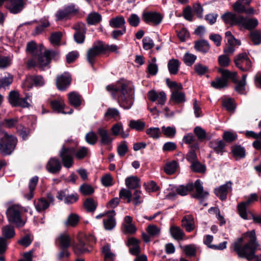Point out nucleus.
I'll use <instances>...</instances> for the list:
<instances>
[{"label":"nucleus","instance_id":"obj_62","mask_svg":"<svg viewBox=\"0 0 261 261\" xmlns=\"http://www.w3.org/2000/svg\"><path fill=\"white\" fill-rule=\"evenodd\" d=\"M223 138L225 141L231 142L237 139V135L236 133L226 131L224 133Z\"/></svg>","mask_w":261,"mask_h":261},{"label":"nucleus","instance_id":"obj_8","mask_svg":"<svg viewBox=\"0 0 261 261\" xmlns=\"http://www.w3.org/2000/svg\"><path fill=\"white\" fill-rule=\"evenodd\" d=\"M218 71L222 75V78H217L215 81L212 82L211 85L216 89L225 87L227 85L228 80H231L233 83L237 82L236 72H230L222 68L218 69Z\"/></svg>","mask_w":261,"mask_h":261},{"label":"nucleus","instance_id":"obj_60","mask_svg":"<svg viewBox=\"0 0 261 261\" xmlns=\"http://www.w3.org/2000/svg\"><path fill=\"white\" fill-rule=\"evenodd\" d=\"M223 106L229 112L233 111L235 108L233 101L231 98H225L222 101Z\"/></svg>","mask_w":261,"mask_h":261},{"label":"nucleus","instance_id":"obj_48","mask_svg":"<svg viewBox=\"0 0 261 261\" xmlns=\"http://www.w3.org/2000/svg\"><path fill=\"white\" fill-rule=\"evenodd\" d=\"M163 134L166 137L172 138L174 137L176 133V130L174 126H163L161 128Z\"/></svg>","mask_w":261,"mask_h":261},{"label":"nucleus","instance_id":"obj_4","mask_svg":"<svg viewBox=\"0 0 261 261\" xmlns=\"http://www.w3.org/2000/svg\"><path fill=\"white\" fill-rule=\"evenodd\" d=\"M226 24L231 25H238L247 30H252L256 28L258 21L255 18H249L241 15H236L232 12H226L221 16Z\"/></svg>","mask_w":261,"mask_h":261},{"label":"nucleus","instance_id":"obj_43","mask_svg":"<svg viewBox=\"0 0 261 261\" xmlns=\"http://www.w3.org/2000/svg\"><path fill=\"white\" fill-rule=\"evenodd\" d=\"M102 252L105 255V261H114L115 255L111 252L108 245L103 247Z\"/></svg>","mask_w":261,"mask_h":261},{"label":"nucleus","instance_id":"obj_37","mask_svg":"<svg viewBox=\"0 0 261 261\" xmlns=\"http://www.w3.org/2000/svg\"><path fill=\"white\" fill-rule=\"evenodd\" d=\"M191 149L190 151L187 155V160L191 164L196 162L197 159L196 153L195 151V149L198 148V145L197 144H195L191 146Z\"/></svg>","mask_w":261,"mask_h":261},{"label":"nucleus","instance_id":"obj_42","mask_svg":"<svg viewBox=\"0 0 261 261\" xmlns=\"http://www.w3.org/2000/svg\"><path fill=\"white\" fill-rule=\"evenodd\" d=\"M177 168V163L175 161H173L165 165L164 171L167 174L170 175L173 174L176 171Z\"/></svg>","mask_w":261,"mask_h":261},{"label":"nucleus","instance_id":"obj_20","mask_svg":"<svg viewBox=\"0 0 261 261\" xmlns=\"http://www.w3.org/2000/svg\"><path fill=\"white\" fill-rule=\"evenodd\" d=\"M62 168V165L58 159L56 158H51L48 161L46 168L50 173L57 174L59 173Z\"/></svg>","mask_w":261,"mask_h":261},{"label":"nucleus","instance_id":"obj_56","mask_svg":"<svg viewBox=\"0 0 261 261\" xmlns=\"http://www.w3.org/2000/svg\"><path fill=\"white\" fill-rule=\"evenodd\" d=\"M105 117L117 119V118H119V112L118 110L115 108H109L105 114Z\"/></svg>","mask_w":261,"mask_h":261},{"label":"nucleus","instance_id":"obj_24","mask_svg":"<svg viewBox=\"0 0 261 261\" xmlns=\"http://www.w3.org/2000/svg\"><path fill=\"white\" fill-rule=\"evenodd\" d=\"M115 215V213L114 211H110L107 214V218L103 219V224L106 229L111 230L115 226L116 222L114 218Z\"/></svg>","mask_w":261,"mask_h":261},{"label":"nucleus","instance_id":"obj_41","mask_svg":"<svg viewBox=\"0 0 261 261\" xmlns=\"http://www.w3.org/2000/svg\"><path fill=\"white\" fill-rule=\"evenodd\" d=\"M2 234L5 239L13 238L15 236L14 227L9 225L5 226L3 228Z\"/></svg>","mask_w":261,"mask_h":261},{"label":"nucleus","instance_id":"obj_57","mask_svg":"<svg viewBox=\"0 0 261 261\" xmlns=\"http://www.w3.org/2000/svg\"><path fill=\"white\" fill-rule=\"evenodd\" d=\"M147 231L150 237H154L159 235L160 229L156 225L152 224L148 226Z\"/></svg>","mask_w":261,"mask_h":261},{"label":"nucleus","instance_id":"obj_44","mask_svg":"<svg viewBox=\"0 0 261 261\" xmlns=\"http://www.w3.org/2000/svg\"><path fill=\"white\" fill-rule=\"evenodd\" d=\"M87 22L90 24H94L98 23L101 20V15L96 12L91 13L89 14L87 18Z\"/></svg>","mask_w":261,"mask_h":261},{"label":"nucleus","instance_id":"obj_36","mask_svg":"<svg viewBox=\"0 0 261 261\" xmlns=\"http://www.w3.org/2000/svg\"><path fill=\"white\" fill-rule=\"evenodd\" d=\"M195 48L203 53H207L210 49V45L207 41L201 40L195 43Z\"/></svg>","mask_w":261,"mask_h":261},{"label":"nucleus","instance_id":"obj_18","mask_svg":"<svg viewBox=\"0 0 261 261\" xmlns=\"http://www.w3.org/2000/svg\"><path fill=\"white\" fill-rule=\"evenodd\" d=\"M143 20L146 23L151 22L154 24H159L162 20V16L156 12H145L142 15Z\"/></svg>","mask_w":261,"mask_h":261},{"label":"nucleus","instance_id":"obj_21","mask_svg":"<svg viewBox=\"0 0 261 261\" xmlns=\"http://www.w3.org/2000/svg\"><path fill=\"white\" fill-rule=\"evenodd\" d=\"M71 78L68 73L58 76L57 79L56 84L58 88L60 90H64L70 85Z\"/></svg>","mask_w":261,"mask_h":261},{"label":"nucleus","instance_id":"obj_52","mask_svg":"<svg viewBox=\"0 0 261 261\" xmlns=\"http://www.w3.org/2000/svg\"><path fill=\"white\" fill-rule=\"evenodd\" d=\"M197 57L192 54L187 53L183 57V61L187 66H191L195 61Z\"/></svg>","mask_w":261,"mask_h":261},{"label":"nucleus","instance_id":"obj_39","mask_svg":"<svg viewBox=\"0 0 261 261\" xmlns=\"http://www.w3.org/2000/svg\"><path fill=\"white\" fill-rule=\"evenodd\" d=\"M80 27L81 28V30H79L77 28H75L76 32L74 35V38L75 42L77 43H82L84 42L85 40L84 32V26L83 24H82Z\"/></svg>","mask_w":261,"mask_h":261},{"label":"nucleus","instance_id":"obj_6","mask_svg":"<svg viewBox=\"0 0 261 261\" xmlns=\"http://www.w3.org/2000/svg\"><path fill=\"white\" fill-rule=\"evenodd\" d=\"M24 211H27V210L18 204L10 205L6 211L8 221L15 224L17 227H22L25 223V220L22 217Z\"/></svg>","mask_w":261,"mask_h":261},{"label":"nucleus","instance_id":"obj_12","mask_svg":"<svg viewBox=\"0 0 261 261\" xmlns=\"http://www.w3.org/2000/svg\"><path fill=\"white\" fill-rule=\"evenodd\" d=\"M73 148H66L64 146L62 147L60 151V157L61 159L63 166L66 168L71 167L73 164Z\"/></svg>","mask_w":261,"mask_h":261},{"label":"nucleus","instance_id":"obj_28","mask_svg":"<svg viewBox=\"0 0 261 261\" xmlns=\"http://www.w3.org/2000/svg\"><path fill=\"white\" fill-rule=\"evenodd\" d=\"M34 205L37 212H42L49 207V202L44 198H40L34 201Z\"/></svg>","mask_w":261,"mask_h":261},{"label":"nucleus","instance_id":"obj_19","mask_svg":"<svg viewBox=\"0 0 261 261\" xmlns=\"http://www.w3.org/2000/svg\"><path fill=\"white\" fill-rule=\"evenodd\" d=\"M7 8L11 13L17 14L23 9L25 3L24 0H8Z\"/></svg>","mask_w":261,"mask_h":261},{"label":"nucleus","instance_id":"obj_23","mask_svg":"<svg viewBox=\"0 0 261 261\" xmlns=\"http://www.w3.org/2000/svg\"><path fill=\"white\" fill-rule=\"evenodd\" d=\"M181 226L187 231L191 232L195 228L194 218L192 215H188L184 217L181 220Z\"/></svg>","mask_w":261,"mask_h":261},{"label":"nucleus","instance_id":"obj_53","mask_svg":"<svg viewBox=\"0 0 261 261\" xmlns=\"http://www.w3.org/2000/svg\"><path fill=\"white\" fill-rule=\"evenodd\" d=\"M225 39L228 45H240L241 42L234 37L230 31H227L225 34Z\"/></svg>","mask_w":261,"mask_h":261},{"label":"nucleus","instance_id":"obj_33","mask_svg":"<svg viewBox=\"0 0 261 261\" xmlns=\"http://www.w3.org/2000/svg\"><path fill=\"white\" fill-rule=\"evenodd\" d=\"M125 185L129 189H136L140 187V180L136 176H130L125 179Z\"/></svg>","mask_w":261,"mask_h":261},{"label":"nucleus","instance_id":"obj_64","mask_svg":"<svg viewBox=\"0 0 261 261\" xmlns=\"http://www.w3.org/2000/svg\"><path fill=\"white\" fill-rule=\"evenodd\" d=\"M250 38L255 45H258L261 42V35L257 31H253L250 33Z\"/></svg>","mask_w":261,"mask_h":261},{"label":"nucleus","instance_id":"obj_16","mask_svg":"<svg viewBox=\"0 0 261 261\" xmlns=\"http://www.w3.org/2000/svg\"><path fill=\"white\" fill-rule=\"evenodd\" d=\"M148 97L151 101H157L158 104L161 106L164 105L167 99L166 95L164 92H157L154 90H151L148 92Z\"/></svg>","mask_w":261,"mask_h":261},{"label":"nucleus","instance_id":"obj_61","mask_svg":"<svg viewBox=\"0 0 261 261\" xmlns=\"http://www.w3.org/2000/svg\"><path fill=\"white\" fill-rule=\"evenodd\" d=\"M13 82V76L8 74L7 76H5L0 79V88L5 87L9 86Z\"/></svg>","mask_w":261,"mask_h":261},{"label":"nucleus","instance_id":"obj_22","mask_svg":"<svg viewBox=\"0 0 261 261\" xmlns=\"http://www.w3.org/2000/svg\"><path fill=\"white\" fill-rule=\"evenodd\" d=\"M97 133L100 138V143L102 145H109L112 142L113 139L106 129L99 128Z\"/></svg>","mask_w":261,"mask_h":261},{"label":"nucleus","instance_id":"obj_45","mask_svg":"<svg viewBox=\"0 0 261 261\" xmlns=\"http://www.w3.org/2000/svg\"><path fill=\"white\" fill-rule=\"evenodd\" d=\"M232 152L235 156L243 158L245 156V150L240 145H235L232 147Z\"/></svg>","mask_w":261,"mask_h":261},{"label":"nucleus","instance_id":"obj_13","mask_svg":"<svg viewBox=\"0 0 261 261\" xmlns=\"http://www.w3.org/2000/svg\"><path fill=\"white\" fill-rule=\"evenodd\" d=\"M104 50L105 48L101 42H98L96 44H94L87 51V59L88 62L93 66L95 58Z\"/></svg>","mask_w":261,"mask_h":261},{"label":"nucleus","instance_id":"obj_49","mask_svg":"<svg viewBox=\"0 0 261 261\" xmlns=\"http://www.w3.org/2000/svg\"><path fill=\"white\" fill-rule=\"evenodd\" d=\"M84 204L85 207L89 212H94L97 207V203L91 198H87Z\"/></svg>","mask_w":261,"mask_h":261},{"label":"nucleus","instance_id":"obj_27","mask_svg":"<svg viewBox=\"0 0 261 261\" xmlns=\"http://www.w3.org/2000/svg\"><path fill=\"white\" fill-rule=\"evenodd\" d=\"M133 219L129 216H126L124 218L123 226L126 232L133 233L136 232V228L132 224Z\"/></svg>","mask_w":261,"mask_h":261},{"label":"nucleus","instance_id":"obj_3","mask_svg":"<svg viewBox=\"0 0 261 261\" xmlns=\"http://www.w3.org/2000/svg\"><path fill=\"white\" fill-rule=\"evenodd\" d=\"M244 237L248 238V243L243 246V238H240L233 243V249L239 257L250 260L254 257V252L257 247L255 231L246 232Z\"/></svg>","mask_w":261,"mask_h":261},{"label":"nucleus","instance_id":"obj_50","mask_svg":"<svg viewBox=\"0 0 261 261\" xmlns=\"http://www.w3.org/2000/svg\"><path fill=\"white\" fill-rule=\"evenodd\" d=\"M79 221V218L77 215L71 214H70L65 222L66 226H75Z\"/></svg>","mask_w":261,"mask_h":261},{"label":"nucleus","instance_id":"obj_55","mask_svg":"<svg viewBox=\"0 0 261 261\" xmlns=\"http://www.w3.org/2000/svg\"><path fill=\"white\" fill-rule=\"evenodd\" d=\"M194 68L195 72L199 75H204L208 71V67L200 63H197L195 65Z\"/></svg>","mask_w":261,"mask_h":261},{"label":"nucleus","instance_id":"obj_59","mask_svg":"<svg viewBox=\"0 0 261 261\" xmlns=\"http://www.w3.org/2000/svg\"><path fill=\"white\" fill-rule=\"evenodd\" d=\"M191 169L196 172L203 173L205 171V166L201 164L199 162L196 161L191 165Z\"/></svg>","mask_w":261,"mask_h":261},{"label":"nucleus","instance_id":"obj_51","mask_svg":"<svg viewBox=\"0 0 261 261\" xmlns=\"http://www.w3.org/2000/svg\"><path fill=\"white\" fill-rule=\"evenodd\" d=\"M12 59L9 56L0 55V69H4L10 66L12 64Z\"/></svg>","mask_w":261,"mask_h":261},{"label":"nucleus","instance_id":"obj_31","mask_svg":"<svg viewBox=\"0 0 261 261\" xmlns=\"http://www.w3.org/2000/svg\"><path fill=\"white\" fill-rule=\"evenodd\" d=\"M68 99L70 103L74 107H77L81 105V97L76 92H72L69 93Z\"/></svg>","mask_w":261,"mask_h":261},{"label":"nucleus","instance_id":"obj_47","mask_svg":"<svg viewBox=\"0 0 261 261\" xmlns=\"http://www.w3.org/2000/svg\"><path fill=\"white\" fill-rule=\"evenodd\" d=\"M186 254L189 256H194L196 252V247L194 244H189L181 247Z\"/></svg>","mask_w":261,"mask_h":261},{"label":"nucleus","instance_id":"obj_32","mask_svg":"<svg viewBox=\"0 0 261 261\" xmlns=\"http://www.w3.org/2000/svg\"><path fill=\"white\" fill-rule=\"evenodd\" d=\"M210 146L217 153H220L224 151L225 144L222 140H216L211 141Z\"/></svg>","mask_w":261,"mask_h":261},{"label":"nucleus","instance_id":"obj_10","mask_svg":"<svg viewBox=\"0 0 261 261\" xmlns=\"http://www.w3.org/2000/svg\"><path fill=\"white\" fill-rule=\"evenodd\" d=\"M30 96L29 94L25 95V97H20L19 93L17 91H12L10 92L9 95V102L13 106H19L23 108H28L30 106L28 99Z\"/></svg>","mask_w":261,"mask_h":261},{"label":"nucleus","instance_id":"obj_29","mask_svg":"<svg viewBox=\"0 0 261 261\" xmlns=\"http://www.w3.org/2000/svg\"><path fill=\"white\" fill-rule=\"evenodd\" d=\"M50 105L54 111L57 113H62L63 114H71L73 112L72 110H70L69 112H65L63 110V102L61 101L54 100L51 101Z\"/></svg>","mask_w":261,"mask_h":261},{"label":"nucleus","instance_id":"obj_1","mask_svg":"<svg viewBox=\"0 0 261 261\" xmlns=\"http://www.w3.org/2000/svg\"><path fill=\"white\" fill-rule=\"evenodd\" d=\"M106 89L111 91L113 97H117L120 107L124 109H129L134 102V86L128 81H120L115 85H108Z\"/></svg>","mask_w":261,"mask_h":261},{"label":"nucleus","instance_id":"obj_9","mask_svg":"<svg viewBox=\"0 0 261 261\" xmlns=\"http://www.w3.org/2000/svg\"><path fill=\"white\" fill-rule=\"evenodd\" d=\"M93 236H87L85 234H80L78 236V240L72 245L73 250L76 255H81L90 252V241L93 240Z\"/></svg>","mask_w":261,"mask_h":261},{"label":"nucleus","instance_id":"obj_40","mask_svg":"<svg viewBox=\"0 0 261 261\" xmlns=\"http://www.w3.org/2000/svg\"><path fill=\"white\" fill-rule=\"evenodd\" d=\"M129 126L132 129L138 131H141L144 128L145 123L140 120H132L129 121Z\"/></svg>","mask_w":261,"mask_h":261},{"label":"nucleus","instance_id":"obj_54","mask_svg":"<svg viewBox=\"0 0 261 261\" xmlns=\"http://www.w3.org/2000/svg\"><path fill=\"white\" fill-rule=\"evenodd\" d=\"M86 141L90 145H94L97 141V135L93 132H89L85 136Z\"/></svg>","mask_w":261,"mask_h":261},{"label":"nucleus","instance_id":"obj_46","mask_svg":"<svg viewBox=\"0 0 261 261\" xmlns=\"http://www.w3.org/2000/svg\"><path fill=\"white\" fill-rule=\"evenodd\" d=\"M89 153V150L88 148L86 147H79L75 152V157L81 160L87 157Z\"/></svg>","mask_w":261,"mask_h":261},{"label":"nucleus","instance_id":"obj_34","mask_svg":"<svg viewBox=\"0 0 261 261\" xmlns=\"http://www.w3.org/2000/svg\"><path fill=\"white\" fill-rule=\"evenodd\" d=\"M246 74H244L242 76V79L240 81L237 80V84L235 89L240 94H244L245 93V85H246Z\"/></svg>","mask_w":261,"mask_h":261},{"label":"nucleus","instance_id":"obj_14","mask_svg":"<svg viewBox=\"0 0 261 261\" xmlns=\"http://www.w3.org/2000/svg\"><path fill=\"white\" fill-rule=\"evenodd\" d=\"M258 196L256 194L252 193L250 194L246 201L242 202L238 205V211L240 217L245 219L248 220L249 219V216L246 211V207L250 204L257 201Z\"/></svg>","mask_w":261,"mask_h":261},{"label":"nucleus","instance_id":"obj_58","mask_svg":"<svg viewBox=\"0 0 261 261\" xmlns=\"http://www.w3.org/2000/svg\"><path fill=\"white\" fill-rule=\"evenodd\" d=\"M146 133L150 137L158 139L160 137L161 130L159 127H150L146 129Z\"/></svg>","mask_w":261,"mask_h":261},{"label":"nucleus","instance_id":"obj_17","mask_svg":"<svg viewBox=\"0 0 261 261\" xmlns=\"http://www.w3.org/2000/svg\"><path fill=\"white\" fill-rule=\"evenodd\" d=\"M232 190V182L228 181L223 185L215 189V194L222 200H224L227 198V195Z\"/></svg>","mask_w":261,"mask_h":261},{"label":"nucleus","instance_id":"obj_30","mask_svg":"<svg viewBox=\"0 0 261 261\" xmlns=\"http://www.w3.org/2000/svg\"><path fill=\"white\" fill-rule=\"evenodd\" d=\"M171 99L176 103H181L185 101V94L180 90L173 91Z\"/></svg>","mask_w":261,"mask_h":261},{"label":"nucleus","instance_id":"obj_5","mask_svg":"<svg viewBox=\"0 0 261 261\" xmlns=\"http://www.w3.org/2000/svg\"><path fill=\"white\" fill-rule=\"evenodd\" d=\"M194 189H195V192L192 195L194 198L202 199L206 197L208 195V192L204 191L201 182L199 179L196 180L194 185L190 183L185 186L180 185L175 187V191L178 195L183 196L187 195L189 192L192 191Z\"/></svg>","mask_w":261,"mask_h":261},{"label":"nucleus","instance_id":"obj_25","mask_svg":"<svg viewBox=\"0 0 261 261\" xmlns=\"http://www.w3.org/2000/svg\"><path fill=\"white\" fill-rule=\"evenodd\" d=\"M125 19L121 15L113 17L109 20V25L113 28L123 29V27H125Z\"/></svg>","mask_w":261,"mask_h":261},{"label":"nucleus","instance_id":"obj_63","mask_svg":"<svg viewBox=\"0 0 261 261\" xmlns=\"http://www.w3.org/2000/svg\"><path fill=\"white\" fill-rule=\"evenodd\" d=\"M127 21L132 27H137L140 21L139 17L136 14H132L127 19Z\"/></svg>","mask_w":261,"mask_h":261},{"label":"nucleus","instance_id":"obj_38","mask_svg":"<svg viewBox=\"0 0 261 261\" xmlns=\"http://www.w3.org/2000/svg\"><path fill=\"white\" fill-rule=\"evenodd\" d=\"M179 65V63L177 60L172 59L169 60L168 64L169 72L172 74H176L178 71Z\"/></svg>","mask_w":261,"mask_h":261},{"label":"nucleus","instance_id":"obj_15","mask_svg":"<svg viewBox=\"0 0 261 261\" xmlns=\"http://www.w3.org/2000/svg\"><path fill=\"white\" fill-rule=\"evenodd\" d=\"M32 83L36 87H41L44 85L45 81L41 75H30L28 77L22 86L23 88L30 89L32 87Z\"/></svg>","mask_w":261,"mask_h":261},{"label":"nucleus","instance_id":"obj_26","mask_svg":"<svg viewBox=\"0 0 261 261\" xmlns=\"http://www.w3.org/2000/svg\"><path fill=\"white\" fill-rule=\"evenodd\" d=\"M170 232L172 238L176 240L184 239L185 235L184 231L179 227L176 226H172L170 227Z\"/></svg>","mask_w":261,"mask_h":261},{"label":"nucleus","instance_id":"obj_2","mask_svg":"<svg viewBox=\"0 0 261 261\" xmlns=\"http://www.w3.org/2000/svg\"><path fill=\"white\" fill-rule=\"evenodd\" d=\"M26 50L32 56V59L28 62V66L29 67L36 66L42 70L48 67L50 59L58 54L53 50L44 51L42 45L37 46L34 41L30 42L27 44Z\"/></svg>","mask_w":261,"mask_h":261},{"label":"nucleus","instance_id":"obj_7","mask_svg":"<svg viewBox=\"0 0 261 261\" xmlns=\"http://www.w3.org/2000/svg\"><path fill=\"white\" fill-rule=\"evenodd\" d=\"M0 153L4 155L10 154L15 149L17 144L16 138L0 129Z\"/></svg>","mask_w":261,"mask_h":261},{"label":"nucleus","instance_id":"obj_11","mask_svg":"<svg viewBox=\"0 0 261 261\" xmlns=\"http://www.w3.org/2000/svg\"><path fill=\"white\" fill-rule=\"evenodd\" d=\"M236 66L242 71H248L250 70L252 63L250 59L246 53H243L238 54L234 58Z\"/></svg>","mask_w":261,"mask_h":261},{"label":"nucleus","instance_id":"obj_35","mask_svg":"<svg viewBox=\"0 0 261 261\" xmlns=\"http://www.w3.org/2000/svg\"><path fill=\"white\" fill-rule=\"evenodd\" d=\"M59 242L62 248L67 249L71 244V238L68 234L63 233L59 238Z\"/></svg>","mask_w":261,"mask_h":261}]
</instances>
